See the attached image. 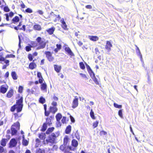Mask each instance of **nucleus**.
<instances>
[{"mask_svg": "<svg viewBox=\"0 0 153 153\" xmlns=\"http://www.w3.org/2000/svg\"><path fill=\"white\" fill-rule=\"evenodd\" d=\"M0 153H7V151L3 147L0 146Z\"/></svg>", "mask_w": 153, "mask_h": 153, "instance_id": "2f4dec72", "label": "nucleus"}, {"mask_svg": "<svg viewBox=\"0 0 153 153\" xmlns=\"http://www.w3.org/2000/svg\"><path fill=\"white\" fill-rule=\"evenodd\" d=\"M85 7L87 9H91L92 8V7L91 5H87Z\"/></svg>", "mask_w": 153, "mask_h": 153, "instance_id": "13d9d810", "label": "nucleus"}, {"mask_svg": "<svg viewBox=\"0 0 153 153\" xmlns=\"http://www.w3.org/2000/svg\"><path fill=\"white\" fill-rule=\"evenodd\" d=\"M112 47V45L111 42L107 41L106 42L105 48L108 51H110L111 50V48Z\"/></svg>", "mask_w": 153, "mask_h": 153, "instance_id": "9d476101", "label": "nucleus"}, {"mask_svg": "<svg viewBox=\"0 0 153 153\" xmlns=\"http://www.w3.org/2000/svg\"><path fill=\"white\" fill-rule=\"evenodd\" d=\"M39 138L43 140L45 139V134L42 133L41 134H39Z\"/></svg>", "mask_w": 153, "mask_h": 153, "instance_id": "ea45409f", "label": "nucleus"}, {"mask_svg": "<svg viewBox=\"0 0 153 153\" xmlns=\"http://www.w3.org/2000/svg\"><path fill=\"white\" fill-rule=\"evenodd\" d=\"M52 105L53 106V107H56L57 105V103L55 102H53L52 103Z\"/></svg>", "mask_w": 153, "mask_h": 153, "instance_id": "e2e57ef3", "label": "nucleus"}, {"mask_svg": "<svg viewBox=\"0 0 153 153\" xmlns=\"http://www.w3.org/2000/svg\"><path fill=\"white\" fill-rule=\"evenodd\" d=\"M19 17L18 16H16L13 18L12 21L14 23H15L16 22H18L19 21Z\"/></svg>", "mask_w": 153, "mask_h": 153, "instance_id": "bb28decb", "label": "nucleus"}, {"mask_svg": "<svg viewBox=\"0 0 153 153\" xmlns=\"http://www.w3.org/2000/svg\"><path fill=\"white\" fill-rule=\"evenodd\" d=\"M20 128V124L19 122L15 123L11 127V134L12 135H15L17 133V130H19Z\"/></svg>", "mask_w": 153, "mask_h": 153, "instance_id": "f03ea898", "label": "nucleus"}, {"mask_svg": "<svg viewBox=\"0 0 153 153\" xmlns=\"http://www.w3.org/2000/svg\"><path fill=\"white\" fill-rule=\"evenodd\" d=\"M37 76L38 77H39V78H42V76L41 75V74L40 72H38L37 74Z\"/></svg>", "mask_w": 153, "mask_h": 153, "instance_id": "bf43d9fd", "label": "nucleus"}, {"mask_svg": "<svg viewBox=\"0 0 153 153\" xmlns=\"http://www.w3.org/2000/svg\"><path fill=\"white\" fill-rule=\"evenodd\" d=\"M54 129V127H51L49 128L46 131V133L47 134H50L51 132H52Z\"/></svg>", "mask_w": 153, "mask_h": 153, "instance_id": "c756f323", "label": "nucleus"}, {"mask_svg": "<svg viewBox=\"0 0 153 153\" xmlns=\"http://www.w3.org/2000/svg\"><path fill=\"white\" fill-rule=\"evenodd\" d=\"M79 74L83 78H85L87 77L86 75H85V74H84L80 73H79Z\"/></svg>", "mask_w": 153, "mask_h": 153, "instance_id": "6e6d98bb", "label": "nucleus"}, {"mask_svg": "<svg viewBox=\"0 0 153 153\" xmlns=\"http://www.w3.org/2000/svg\"><path fill=\"white\" fill-rule=\"evenodd\" d=\"M114 105L115 107L118 108H121L122 107L121 105H118L117 104L115 103H114Z\"/></svg>", "mask_w": 153, "mask_h": 153, "instance_id": "58836bf2", "label": "nucleus"}, {"mask_svg": "<svg viewBox=\"0 0 153 153\" xmlns=\"http://www.w3.org/2000/svg\"><path fill=\"white\" fill-rule=\"evenodd\" d=\"M7 139H3L1 141V145L3 146H6Z\"/></svg>", "mask_w": 153, "mask_h": 153, "instance_id": "412c9836", "label": "nucleus"}, {"mask_svg": "<svg viewBox=\"0 0 153 153\" xmlns=\"http://www.w3.org/2000/svg\"><path fill=\"white\" fill-rule=\"evenodd\" d=\"M4 10L6 12H8L10 10L8 7L7 6H6L4 7Z\"/></svg>", "mask_w": 153, "mask_h": 153, "instance_id": "864d4df0", "label": "nucleus"}, {"mask_svg": "<svg viewBox=\"0 0 153 153\" xmlns=\"http://www.w3.org/2000/svg\"><path fill=\"white\" fill-rule=\"evenodd\" d=\"M22 144L24 146H27L28 145V141L25 139L23 140H22Z\"/></svg>", "mask_w": 153, "mask_h": 153, "instance_id": "72a5a7b5", "label": "nucleus"}, {"mask_svg": "<svg viewBox=\"0 0 153 153\" xmlns=\"http://www.w3.org/2000/svg\"><path fill=\"white\" fill-rule=\"evenodd\" d=\"M62 117V115L60 114H58L56 116V118L57 121V123H59V121Z\"/></svg>", "mask_w": 153, "mask_h": 153, "instance_id": "f3484780", "label": "nucleus"}, {"mask_svg": "<svg viewBox=\"0 0 153 153\" xmlns=\"http://www.w3.org/2000/svg\"><path fill=\"white\" fill-rule=\"evenodd\" d=\"M45 54H46V56L49 61L52 62L53 61L54 58L52 56V54L51 52L49 51L45 52Z\"/></svg>", "mask_w": 153, "mask_h": 153, "instance_id": "20e7f679", "label": "nucleus"}, {"mask_svg": "<svg viewBox=\"0 0 153 153\" xmlns=\"http://www.w3.org/2000/svg\"><path fill=\"white\" fill-rule=\"evenodd\" d=\"M55 28L54 27H52L51 28L47 30V31L50 35L53 34L54 31L55 30Z\"/></svg>", "mask_w": 153, "mask_h": 153, "instance_id": "2eb2a0df", "label": "nucleus"}, {"mask_svg": "<svg viewBox=\"0 0 153 153\" xmlns=\"http://www.w3.org/2000/svg\"><path fill=\"white\" fill-rule=\"evenodd\" d=\"M79 65L81 68L82 69H84L85 68V65L82 62H80L79 63Z\"/></svg>", "mask_w": 153, "mask_h": 153, "instance_id": "a19ab883", "label": "nucleus"}, {"mask_svg": "<svg viewBox=\"0 0 153 153\" xmlns=\"http://www.w3.org/2000/svg\"><path fill=\"white\" fill-rule=\"evenodd\" d=\"M29 68L31 69H33L36 67V65L34 62L31 63L29 65Z\"/></svg>", "mask_w": 153, "mask_h": 153, "instance_id": "4be33fe9", "label": "nucleus"}, {"mask_svg": "<svg viewBox=\"0 0 153 153\" xmlns=\"http://www.w3.org/2000/svg\"><path fill=\"white\" fill-rule=\"evenodd\" d=\"M54 67L55 70L57 73H59L60 72L61 69V66L54 65Z\"/></svg>", "mask_w": 153, "mask_h": 153, "instance_id": "ddd939ff", "label": "nucleus"}, {"mask_svg": "<svg viewBox=\"0 0 153 153\" xmlns=\"http://www.w3.org/2000/svg\"><path fill=\"white\" fill-rule=\"evenodd\" d=\"M57 110V108L56 107H50L49 112L54 114Z\"/></svg>", "mask_w": 153, "mask_h": 153, "instance_id": "4468645a", "label": "nucleus"}, {"mask_svg": "<svg viewBox=\"0 0 153 153\" xmlns=\"http://www.w3.org/2000/svg\"><path fill=\"white\" fill-rule=\"evenodd\" d=\"M13 90H10L7 94V97L8 98L11 97L13 95Z\"/></svg>", "mask_w": 153, "mask_h": 153, "instance_id": "a211bd4d", "label": "nucleus"}, {"mask_svg": "<svg viewBox=\"0 0 153 153\" xmlns=\"http://www.w3.org/2000/svg\"><path fill=\"white\" fill-rule=\"evenodd\" d=\"M5 60V58L2 57L1 55H0V61H3Z\"/></svg>", "mask_w": 153, "mask_h": 153, "instance_id": "052dcab7", "label": "nucleus"}, {"mask_svg": "<svg viewBox=\"0 0 153 153\" xmlns=\"http://www.w3.org/2000/svg\"><path fill=\"white\" fill-rule=\"evenodd\" d=\"M43 79L42 77L39 78V83L41 84L43 82Z\"/></svg>", "mask_w": 153, "mask_h": 153, "instance_id": "680f3d73", "label": "nucleus"}, {"mask_svg": "<svg viewBox=\"0 0 153 153\" xmlns=\"http://www.w3.org/2000/svg\"><path fill=\"white\" fill-rule=\"evenodd\" d=\"M45 151L43 149L40 148L37 149L35 153H45Z\"/></svg>", "mask_w": 153, "mask_h": 153, "instance_id": "6ab92c4d", "label": "nucleus"}, {"mask_svg": "<svg viewBox=\"0 0 153 153\" xmlns=\"http://www.w3.org/2000/svg\"><path fill=\"white\" fill-rule=\"evenodd\" d=\"M15 57V56L13 54H10L7 55L5 57V58H14Z\"/></svg>", "mask_w": 153, "mask_h": 153, "instance_id": "e433bc0d", "label": "nucleus"}, {"mask_svg": "<svg viewBox=\"0 0 153 153\" xmlns=\"http://www.w3.org/2000/svg\"><path fill=\"white\" fill-rule=\"evenodd\" d=\"M40 145V141L37 138L36 140V144L35 145V147L37 148Z\"/></svg>", "mask_w": 153, "mask_h": 153, "instance_id": "cd10ccee", "label": "nucleus"}, {"mask_svg": "<svg viewBox=\"0 0 153 153\" xmlns=\"http://www.w3.org/2000/svg\"><path fill=\"white\" fill-rule=\"evenodd\" d=\"M68 137L67 136H65L64 139V144L65 145H68L67 144L68 142Z\"/></svg>", "mask_w": 153, "mask_h": 153, "instance_id": "473e14b6", "label": "nucleus"}, {"mask_svg": "<svg viewBox=\"0 0 153 153\" xmlns=\"http://www.w3.org/2000/svg\"><path fill=\"white\" fill-rule=\"evenodd\" d=\"M4 61V62L7 64V65H9V61L8 60H5Z\"/></svg>", "mask_w": 153, "mask_h": 153, "instance_id": "774afa93", "label": "nucleus"}, {"mask_svg": "<svg viewBox=\"0 0 153 153\" xmlns=\"http://www.w3.org/2000/svg\"><path fill=\"white\" fill-rule=\"evenodd\" d=\"M22 99L21 98L16 102V105L17 108V111L18 112H20L22 110Z\"/></svg>", "mask_w": 153, "mask_h": 153, "instance_id": "7ed1b4c3", "label": "nucleus"}, {"mask_svg": "<svg viewBox=\"0 0 153 153\" xmlns=\"http://www.w3.org/2000/svg\"><path fill=\"white\" fill-rule=\"evenodd\" d=\"M100 134L101 135H106L107 134V132L104 131H102L100 132Z\"/></svg>", "mask_w": 153, "mask_h": 153, "instance_id": "3c124183", "label": "nucleus"}, {"mask_svg": "<svg viewBox=\"0 0 153 153\" xmlns=\"http://www.w3.org/2000/svg\"><path fill=\"white\" fill-rule=\"evenodd\" d=\"M28 58L30 61H31L33 59L32 55L31 54H29L28 55Z\"/></svg>", "mask_w": 153, "mask_h": 153, "instance_id": "8fccbe9b", "label": "nucleus"}, {"mask_svg": "<svg viewBox=\"0 0 153 153\" xmlns=\"http://www.w3.org/2000/svg\"><path fill=\"white\" fill-rule=\"evenodd\" d=\"M33 27L34 29L36 30H40L41 29V26L39 25H35Z\"/></svg>", "mask_w": 153, "mask_h": 153, "instance_id": "5701e85b", "label": "nucleus"}, {"mask_svg": "<svg viewBox=\"0 0 153 153\" xmlns=\"http://www.w3.org/2000/svg\"><path fill=\"white\" fill-rule=\"evenodd\" d=\"M47 127V125L46 123H44L43 125L42 128V131H45Z\"/></svg>", "mask_w": 153, "mask_h": 153, "instance_id": "37998d69", "label": "nucleus"}, {"mask_svg": "<svg viewBox=\"0 0 153 153\" xmlns=\"http://www.w3.org/2000/svg\"><path fill=\"white\" fill-rule=\"evenodd\" d=\"M88 72L90 76L91 77V78H92L94 76H95L94 73L92 71V70L89 71Z\"/></svg>", "mask_w": 153, "mask_h": 153, "instance_id": "79ce46f5", "label": "nucleus"}, {"mask_svg": "<svg viewBox=\"0 0 153 153\" xmlns=\"http://www.w3.org/2000/svg\"><path fill=\"white\" fill-rule=\"evenodd\" d=\"M32 47L31 46H27L25 47L26 50L27 51H29L31 50V48Z\"/></svg>", "mask_w": 153, "mask_h": 153, "instance_id": "c03bdc74", "label": "nucleus"}, {"mask_svg": "<svg viewBox=\"0 0 153 153\" xmlns=\"http://www.w3.org/2000/svg\"><path fill=\"white\" fill-rule=\"evenodd\" d=\"M39 102H40L43 104L45 102V100L44 98L42 97L39 99Z\"/></svg>", "mask_w": 153, "mask_h": 153, "instance_id": "f704fd0d", "label": "nucleus"}, {"mask_svg": "<svg viewBox=\"0 0 153 153\" xmlns=\"http://www.w3.org/2000/svg\"><path fill=\"white\" fill-rule=\"evenodd\" d=\"M36 41L38 43V45H37L36 43L33 42L32 44L33 47L37 46L36 49L37 50L43 49L45 48L46 43L44 40H42L41 38L39 37L37 38Z\"/></svg>", "mask_w": 153, "mask_h": 153, "instance_id": "f257e3e1", "label": "nucleus"}, {"mask_svg": "<svg viewBox=\"0 0 153 153\" xmlns=\"http://www.w3.org/2000/svg\"><path fill=\"white\" fill-rule=\"evenodd\" d=\"M58 136V134H55L54 133H52L50 136V139L49 140V142L53 143L54 142L55 138Z\"/></svg>", "mask_w": 153, "mask_h": 153, "instance_id": "0eeeda50", "label": "nucleus"}, {"mask_svg": "<svg viewBox=\"0 0 153 153\" xmlns=\"http://www.w3.org/2000/svg\"><path fill=\"white\" fill-rule=\"evenodd\" d=\"M68 147V145H65V144H63L60 147V149L62 150H66L67 148Z\"/></svg>", "mask_w": 153, "mask_h": 153, "instance_id": "aec40b11", "label": "nucleus"}, {"mask_svg": "<svg viewBox=\"0 0 153 153\" xmlns=\"http://www.w3.org/2000/svg\"><path fill=\"white\" fill-rule=\"evenodd\" d=\"M14 28L15 30H22V28H20L19 27H18V26L15 27H14Z\"/></svg>", "mask_w": 153, "mask_h": 153, "instance_id": "338daca9", "label": "nucleus"}, {"mask_svg": "<svg viewBox=\"0 0 153 153\" xmlns=\"http://www.w3.org/2000/svg\"><path fill=\"white\" fill-rule=\"evenodd\" d=\"M17 144V142L15 139H12L9 143V147L12 148L16 146Z\"/></svg>", "mask_w": 153, "mask_h": 153, "instance_id": "6e6552de", "label": "nucleus"}, {"mask_svg": "<svg viewBox=\"0 0 153 153\" xmlns=\"http://www.w3.org/2000/svg\"><path fill=\"white\" fill-rule=\"evenodd\" d=\"M67 118L66 117H63L62 118L61 121L63 123H66V120Z\"/></svg>", "mask_w": 153, "mask_h": 153, "instance_id": "de8ad7c7", "label": "nucleus"}, {"mask_svg": "<svg viewBox=\"0 0 153 153\" xmlns=\"http://www.w3.org/2000/svg\"><path fill=\"white\" fill-rule=\"evenodd\" d=\"M16 108V109H17V106L16 105H14V106L12 107V108H11V111H14Z\"/></svg>", "mask_w": 153, "mask_h": 153, "instance_id": "5fc2aeb1", "label": "nucleus"}, {"mask_svg": "<svg viewBox=\"0 0 153 153\" xmlns=\"http://www.w3.org/2000/svg\"><path fill=\"white\" fill-rule=\"evenodd\" d=\"M70 117L71 121L72 123H74L75 122V120L74 118L71 116H70Z\"/></svg>", "mask_w": 153, "mask_h": 153, "instance_id": "0e129e2a", "label": "nucleus"}, {"mask_svg": "<svg viewBox=\"0 0 153 153\" xmlns=\"http://www.w3.org/2000/svg\"><path fill=\"white\" fill-rule=\"evenodd\" d=\"M47 88V85L45 83H43L41 85V88L42 90H46Z\"/></svg>", "mask_w": 153, "mask_h": 153, "instance_id": "7c9ffc66", "label": "nucleus"}, {"mask_svg": "<svg viewBox=\"0 0 153 153\" xmlns=\"http://www.w3.org/2000/svg\"><path fill=\"white\" fill-rule=\"evenodd\" d=\"M88 38L90 40L93 41H96L99 39V37L97 36H89Z\"/></svg>", "mask_w": 153, "mask_h": 153, "instance_id": "f8f14e48", "label": "nucleus"}, {"mask_svg": "<svg viewBox=\"0 0 153 153\" xmlns=\"http://www.w3.org/2000/svg\"><path fill=\"white\" fill-rule=\"evenodd\" d=\"M137 51H139V54L140 55V58H141V59H142V55L141 54V53L140 52V50L139 48L138 47H137Z\"/></svg>", "mask_w": 153, "mask_h": 153, "instance_id": "4d7b16f0", "label": "nucleus"}, {"mask_svg": "<svg viewBox=\"0 0 153 153\" xmlns=\"http://www.w3.org/2000/svg\"><path fill=\"white\" fill-rule=\"evenodd\" d=\"M26 12L28 13H31L33 12V11L32 9L30 8H27L25 10Z\"/></svg>", "mask_w": 153, "mask_h": 153, "instance_id": "a18cd8bd", "label": "nucleus"}, {"mask_svg": "<svg viewBox=\"0 0 153 153\" xmlns=\"http://www.w3.org/2000/svg\"><path fill=\"white\" fill-rule=\"evenodd\" d=\"M11 75L13 79L16 80L17 79V76L15 71H12L11 73Z\"/></svg>", "mask_w": 153, "mask_h": 153, "instance_id": "dca6fc26", "label": "nucleus"}, {"mask_svg": "<svg viewBox=\"0 0 153 153\" xmlns=\"http://www.w3.org/2000/svg\"><path fill=\"white\" fill-rule=\"evenodd\" d=\"M78 99L77 97L76 96L75 97L72 103V107L73 108H75L78 106Z\"/></svg>", "mask_w": 153, "mask_h": 153, "instance_id": "423d86ee", "label": "nucleus"}, {"mask_svg": "<svg viewBox=\"0 0 153 153\" xmlns=\"http://www.w3.org/2000/svg\"><path fill=\"white\" fill-rule=\"evenodd\" d=\"M23 89V87L21 86H19V88L18 91L19 93H22V92Z\"/></svg>", "mask_w": 153, "mask_h": 153, "instance_id": "09e8293b", "label": "nucleus"}, {"mask_svg": "<svg viewBox=\"0 0 153 153\" xmlns=\"http://www.w3.org/2000/svg\"><path fill=\"white\" fill-rule=\"evenodd\" d=\"M46 122L49 125L51 124V120L49 118H47L46 119Z\"/></svg>", "mask_w": 153, "mask_h": 153, "instance_id": "603ef678", "label": "nucleus"}, {"mask_svg": "<svg viewBox=\"0 0 153 153\" xmlns=\"http://www.w3.org/2000/svg\"><path fill=\"white\" fill-rule=\"evenodd\" d=\"M118 115L121 117H123V114L122 112V110H120L118 112Z\"/></svg>", "mask_w": 153, "mask_h": 153, "instance_id": "49530a36", "label": "nucleus"}, {"mask_svg": "<svg viewBox=\"0 0 153 153\" xmlns=\"http://www.w3.org/2000/svg\"><path fill=\"white\" fill-rule=\"evenodd\" d=\"M65 50L67 52L68 54L71 56H74V53L69 47H66L65 48Z\"/></svg>", "mask_w": 153, "mask_h": 153, "instance_id": "9b49d317", "label": "nucleus"}, {"mask_svg": "<svg viewBox=\"0 0 153 153\" xmlns=\"http://www.w3.org/2000/svg\"><path fill=\"white\" fill-rule=\"evenodd\" d=\"M99 123V121H96V122H94L93 123V126L94 128H95L97 127Z\"/></svg>", "mask_w": 153, "mask_h": 153, "instance_id": "c9c22d12", "label": "nucleus"}, {"mask_svg": "<svg viewBox=\"0 0 153 153\" xmlns=\"http://www.w3.org/2000/svg\"><path fill=\"white\" fill-rule=\"evenodd\" d=\"M50 17H52V16H53V17H56L57 18H58L59 19H61L60 17V16L59 15H58L57 16L55 15L53 13V12H52L51 13L50 15Z\"/></svg>", "mask_w": 153, "mask_h": 153, "instance_id": "a878e982", "label": "nucleus"}, {"mask_svg": "<svg viewBox=\"0 0 153 153\" xmlns=\"http://www.w3.org/2000/svg\"><path fill=\"white\" fill-rule=\"evenodd\" d=\"M60 22L62 23L61 26L65 30H68L67 25L66 24L65 22L64 21V19L63 18L61 19L60 20Z\"/></svg>", "mask_w": 153, "mask_h": 153, "instance_id": "1a4fd4ad", "label": "nucleus"}, {"mask_svg": "<svg viewBox=\"0 0 153 153\" xmlns=\"http://www.w3.org/2000/svg\"><path fill=\"white\" fill-rule=\"evenodd\" d=\"M78 142L76 140L74 139L72 140V145L73 146L75 147H77L78 146Z\"/></svg>", "mask_w": 153, "mask_h": 153, "instance_id": "b1692460", "label": "nucleus"}, {"mask_svg": "<svg viewBox=\"0 0 153 153\" xmlns=\"http://www.w3.org/2000/svg\"><path fill=\"white\" fill-rule=\"evenodd\" d=\"M90 115L91 117L93 119L95 120L96 119V118L94 115V113L92 109L91 110V112H90Z\"/></svg>", "mask_w": 153, "mask_h": 153, "instance_id": "c85d7f7f", "label": "nucleus"}, {"mask_svg": "<svg viewBox=\"0 0 153 153\" xmlns=\"http://www.w3.org/2000/svg\"><path fill=\"white\" fill-rule=\"evenodd\" d=\"M8 89V86L7 85H1L0 88V91L3 94L5 93Z\"/></svg>", "mask_w": 153, "mask_h": 153, "instance_id": "39448f33", "label": "nucleus"}, {"mask_svg": "<svg viewBox=\"0 0 153 153\" xmlns=\"http://www.w3.org/2000/svg\"><path fill=\"white\" fill-rule=\"evenodd\" d=\"M37 13L40 15H42L43 13V12L41 10H38L37 11Z\"/></svg>", "mask_w": 153, "mask_h": 153, "instance_id": "69168bd1", "label": "nucleus"}, {"mask_svg": "<svg viewBox=\"0 0 153 153\" xmlns=\"http://www.w3.org/2000/svg\"><path fill=\"white\" fill-rule=\"evenodd\" d=\"M71 126L70 125L68 126L65 130V133L66 134H68L71 132Z\"/></svg>", "mask_w": 153, "mask_h": 153, "instance_id": "393cba45", "label": "nucleus"}, {"mask_svg": "<svg viewBox=\"0 0 153 153\" xmlns=\"http://www.w3.org/2000/svg\"><path fill=\"white\" fill-rule=\"evenodd\" d=\"M93 80L94 81V82L96 84H98L99 82L98 81V80L97 78L95 77V76H94L92 78Z\"/></svg>", "mask_w": 153, "mask_h": 153, "instance_id": "4c0bfd02", "label": "nucleus"}]
</instances>
